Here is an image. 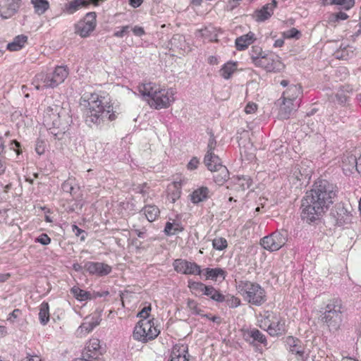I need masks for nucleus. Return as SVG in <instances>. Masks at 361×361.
Masks as SVG:
<instances>
[{
	"mask_svg": "<svg viewBox=\"0 0 361 361\" xmlns=\"http://www.w3.org/2000/svg\"><path fill=\"white\" fill-rule=\"evenodd\" d=\"M79 105L85 121L90 126H101L113 122L119 114L111 99L106 100L105 97L95 92L81 96Z\"/></svg>",
	"mask_w": 361,
	"mask_h": 361,
	"instance_id": "obj_1",
	"label": "nucleus"
},
{
	"mask_svg": "<svg viewBox=\"0 0 361 361\" xmlns=\"http://www.w3.org/2000/svg\"><path fill=\"white\" fill-rule=\"evenodd\" d=\"M334 196L333 191L321 188L313 189L307 192L302 202V219L309 224L319 219L325 209L332 204Z\"/></svg>",
	"mask_w": 361,
	"mask_h": 361,
	"instance_id": "obj_2",
	"label": "nucleus"
},
{
	"mask_svg": "<svg viewBox=\"0 0 361 361\" xmlns=\"http://www.w3.org/2000/svg\"><path fill=\"white\" fill-rule=\"evenodd\" d=\"M345 307L341 299L333 298L328 300L322 315V321L327 326L329 331H336L340 329L343 322V313Z\"/></svg>",
	"mask_w": 361,
	"mask_h": 361,
	"instance_id": "obj_3",
	"label": "nucleus"
},
{
	"mask_svg": "<svg viewBox=\"0 0 361 361\" xmlns=\"http://www.w3.org/2000/svg\"><path fill=\"white\" fill-rule=\"evenodd\" d=\"M259 320V327L272 337H279L286 334L288 329L286 319L279 312L266 311Z\"/></svg>",
	"mask_w": 361,
	"mask_h": 361,
	"instance_id": "obj_4",
	"label": "nucleus"
},
{
	"mask_svg": "<svg viewBox=\"0 0 361 361\" xmlns=\"http://www.w3.org/2000/svg\"><path fill=\"white\" fill-rule=\"evenodd\" d=\"M238 288L243 299L252 305L259 306L267 300L266 291L258 283L242 281Z\"/></svg>",
	"mask_w": 361,
	"mask_h": 361,
	"instance_id": "obj_5",
	"label": "nucleus"
},
{
	"mask_svg": "<svg viewBox=\"0 0 361 361\" xmlns=\"http://www.w3.org/2000/svg\"><path fill=\"white\" fill-rule=\"evenodd\" d=\"M154 318L140 319L135 325L133 337L135 340L147 343L158 336V329Z\"/></svg>",
	"mask_w": 361,
	"mask_h": 361,
	"instance_id": "obj_6",
	"label": "nucleus"
},
{
	"mask_svg": "<svg viewBox=\"0 0 361 361\" xmlns=\"http://www.w3.org/2000/svg\"><path fill=\"white\" fill-rule=\"evenodd\" d=\"M288 240L286 231H276L261 238L259 244L269 252H275L283 247Z\"/></svg>",
	"mask_w": 361,
	"mask_h": 361,
	"instance_id": "obj_7",
	"label": "nucleus"
},
{
	"mask_svg": "<svg viewBox=\"0 0 361 361\" xmlns=\"http://www.w3.org/2000/svg\"><path fill=\"white\" fill-rule=\"evenodd\" d=\"M257 68L269 73H279L284 70L285 65L279 55L269 52L262 58Z\"/></svg>",
	"mask_w": 361,
	"mask_h": 361,
	"instance_id": "obj_8",
	"label": "nucleus"
},
{
	"mask_svg": "<svg viewBox=\"0 0 361 361\" xmlns=\"http://www.w3.org/2000/svg\"><path fill=\"white\" fill-rule=\"evenodd\" d=\"M302 93L301 87L299 85L290 86L282 95L283 105L281 111H285L284 118L288 117V114L293 109V102Z\"/></svg>",
	"mask_w": 361,
	"mask_h": 361,
	"instance_id": "obj_9",
	"label": "nucleus"
},
{
	"mask_svg": "<svg viewBox=\"0 0 361 361\" xmlns=\"http://www.w3.org/2000/svg\"><path fill=\"white\" fill-rule=\"evenodd\" d=\"M97 15L95 12L87 13L82 20L75 26V33L81 37H87L93 32L97 25Z\"/></svg>",
	"mask_w": 361,
	"mask_h": 361,
	"instance_id": "obj_10",
	"label": "nucleus"
},
{
	"mask_svg": "<svg viewBox=\"0 0 361 361\" xmlns=\"http://www.w3.org/2000/svg\"><path fill=\"white\" fill-rule=\"evenodd\" d=\"M138 91L151 107L158 109V88L155 83H142L138 86Z\"/></svg>",
	"mask_w": 361,
	"mask_h": 361,
	"instance_id": "obj_11",
	"label": "nucleus"
},
{
	"mask_svg": "<svg viewBox=\"0 0 361 361\" xmlns=\"http://www.w3.org/2000/svg\"><path fill=\"white\" fill-rule=\"evenodd\" d=\"M173 266L174 270L181 274L198 276L202 274L200 266L194 262H189L183 259H177L174 260Z\"/></svg>",
	"mask_w": 361,
	"mask_h": 361,
	"instance_id": "obj_12",
	"label": "nucleus"
},
{
	"mask_svg": "<svg viewBox=\"0 0 361 361\" xmlns=\"http://www.w3.org/2000/svg\"><path fill=\"white\" fill-rule=\"evenodd\" d=\"M100 341L97 338H90L83 350L82 357L90 360H97L102 355Z\"/></svg>",
	"mask_w": 361,
	"mask_h": 361,
	"instance_id": "obj_13",
	"label": "nucleus"
},
{
	"mask_svg": "<svg viewBox=\"0 0 361 361\" xmlns=\"http://www.w3.org/2000/svg\"><path fill=\"white\" fill-rule=\"evenodd\" d=\"M285 345L286 349L295 355L298 360L304 361L305 349L299 338L288 336L285 339Z\"/></svg>",
	"mask_w": 361,
	"mask_h": 361,
	"instance_id": "obj_14",
	"label": "nucleus"
},
{
	"mask_svg": "<svg viewBox=\"0 0 361 361\" xmlns=\"http://www.w3.org/2000/svg\"><path fill=\"white\" fill-rule=\"evenodd\" d=\"M188 345L185 343H177L171 348L167 361H190Z\"/></svg>",
	"mask_w": 361,
	"mask_h": 361,
	"instance_id": "obj_15",
	"label": "nucleus"
},
{
	"mask_svg": "<svg viewBox=\"0 0 361 361\" xmlns=\"http://www.w3.org/2000/svg\"><path fill=\"white\" fill-rule=\"evenodd\" d=\"M222 33V30L220 27H216L213 25H208L204 28L197 30L196 31V36L202 39L204 42H218L219 35Z\"/></svg>",
	"mask_w": 361,
	"mask_h": 361,
	"instance_id": "obj_16",
	"label": "nucleus"
},
{
	"mask_svg": "<svg viewBox=\"0 0 361 361\" xmlns=\"http://www.w3.org/2000/svg\"><path fill=\"white\" fill-rule=\"evenodd\" d=\"M84 269L90 275L103 276L111 272V267L107 264L98 262H87L84 265Z\"/></svg>",
	"mask_w": 361,
	"mask_h": 361,
	"instance_id": "obj_17",
	"label": "nucleus"
},
{
	"mask_svg": "<svg viewBox=\"0 0 361 361\" xmlns=\"http://www.w3.org/2000/svg\"><path fill=\"white\" fill-rule=\"evenodd\" d=\"M44 121L49 128L57 129H64L63 126L67 123L65 119L61 117L59 113L54 112L53 109L51 107H48L47 109L46 114L44 116Z\"/></svg>",
	"mask_w": 361,
	"mask_h": 361,
	"instance_id": "obj_18",
	"label": "nucleus"
},
{
	"mask_svg": "<svg viewBox=\"0 0 361 361\" xmlns=\"http://www.w3.org/2000/svg\"><path fill=\"white\" fill-rule=\"evenodd\" d=\"M32 85L37 90H44L47 88H54L50 73L40 72L34 77Z\"/></svg>",
	"mask_w": 361,
	"mask_h": 361,
	"instance_id": "obj_19",
	"label": "nucleus"
},
{
	"mask_svg": "<svg viewBox=\"0 0 361 361\" xmlns=\"http://www.w3.org/2000/svg\"><path fill=\"white\" fill-rule=\"evenodd\" d=\"M243 338L245 341H257L264 346L267 345V340L264 334H263L257 329H247L242 330Z\"/></svg>",
	"mask_w": 361,
	"mask_h": 361,
	"instance_id": "obj_20",
	"label": "nucleus"
},
{
	"mask_svg": "<svg viewBox=\"0 0 361 361\" xmlns=\"http://www.w3.org/2000/svg\"><path fill=\"white\" fill-rule=\"evenodd\" d=\"M311 176V170L301 162L300 164L294 166L290 176V180L295 183V181H300L304 179L310 178Z\"/></svg>",
	"mask_w": 361,
	"mask_h": 361,
	"instance_id": "obj_21",
	"label": "nucleus"
},
{
	"mask_svg": "<svg viewBox=\"0 0 361 361\" xmlns=\"http://www.w3.org/2000/svg\"><path fill=\"white\" fill-rule=\"evenodd\" d=\"M256 40V35L253 32L250 31L247 34L243 35L235 39V47L236 50L239 51H245Z\"/></svg>",
	"mask_w": 361,
	"mask_h": 361,
	"instance_id": "obj_22",
	"label": "nucleus"
},
{
	"mask_svg": "<svg viewBox=\"0 0 361 361\" xmlns=\"http://www.w3.org/2000/svg\"><path fill=\"white\" fill-rule=\"evenodd\" d=\"M71 293L76 300L80 302L96 298L97 297H102L109 294V292H105L104 294L100 293H95L92 296L90 292L82 290L78 286H73L71 289Z\"/></svg>",
	"mask_w": 361,
	"mask_h": 361,
	"instance_id": "obj_23",
	"label": "nucleus"
},
{
	"mask_svg": "<svg viewBox=\"0 0 361 361\" xmlns=\"http://www.w3.org/2000/svg\"><path fill=\"white\" fill-rule=\"evenodd\" d=\"M277 3L273 0L271 3L265 4L261 9L255 13V17L257 21L262 22L269 19L274 13Z\"/></svg>",
	"mask_w": 361,
	"mask_h": 361,
	"instance_id": "obj_24",
	"label": "nucleus"
},
{
	"mask_svg": "<svg viewBox=\"0 0 361 361\" xmlns=\"http://www.w3.org/2000/svg\"><path fill=\"white\" fill-rule=\"evenodd\" d=\"M238 62L230 60L221 66L219 73L224 79L229 80L238 71Z\"/></svg>",
	"mask_w": 361,
	"mask_h": 361,
	"instance_id": "obj_25",
	"label": "nucleus"
},
{
	"mask_svg": "<svg viewBox=\"0 0 361 361\" xmlns=\"http://www.w3.org/2000/svg\"><path fill=\"white\" fill-rule=\"evenodd\" d=\"M69 71L67 66H57L53 72L50 73L51 80L54 82L55 87L63 83L68 76Z\"/></svg>",
	"mask_w": 361,
	"mask_h": 361,
	"instance_id": "obj_26",
	"label": "nucleus"
},
{
	"mask_svg": "<svg viewBox=\"0 0 361 361\" xmlns=\"http://www.w3.org/2000/svg\"><path fill=\"white\" fill-rule=\"evenodd\" d=\"M211 196V192L209 188L206 186H201L195 189L190 195V201L193 204H198L202 202L207 200Z\"/></svg>",
	"mask_w": 361,
	"mask_h": 361,
	"instance_id": "obj_27",
	"label": "nucleus"
},
{
	"mask_svg": "<svg viewBox=\"0 0 361 361\" xmlns=\"http://www.w3.org/2000/svg\"><path fill=\"white\" fill-rule=\"evenodd\" d=\"M176 91L173 88L161 89L159 90V108L169 107L175 100Z\"/></svg>",
	"mask_w": 361,
	"mask_h": 361,
	"instance_id": "obj_28",
	"label": "nucleus"
},
{
	"mask_svg": "<svg viewBox=\"0 0 361 361\" xmlns=\"http://www.w3.org/2000/svg\"><path fill=\"white\" fill-rule=\"evenodd\" d=\"M99 0H73L64 6L63 11L68 14H73L81 6L89 4L97 5Z\"/></svg>",
	"mask_w": 361,
	"mask_h": 361,
	"instance_id": "obj_29",
	"label": "nucleus"
},
{
	"mask_svg": "<svg viewBox=\"0 0 361 361\" xmlns=\"http://www.w3.org/2000/svg\"><path fill=\"white\" fill-rule=\"evenodd\" d=\"M341 168L345 175L352 174L356 170V157L351 154H343Z\"/></svg>",
	"mask_w": 361,
	"mask_h": 361,
	"instance_id": "obj_30",
	"label": "nucleus"
},
{
	"mask_svg": "<svg viewBox=\"0 0 361 361\" xmlns=\"http://www.w3.org/2000/svg\"><path fill=\"white\" fill-rule=\"evenodd\" d=\"M212 172L214 182L219 185H223L229 178L228 170L224 165H218Z\"/></svg>",
	"mask_w": 361,
	"mask_h": 361,
	"instance_id": "obj_31",
	"label": "nucleus"
},
{
	"mask_svg": "<svg viewBox=\"0 0 361 361\" xmlns=\"http://www.w3.org/2000/svg\"><path fill=\"white\" fill-rule=\"evenodd\" d=\"M202 274L205 280L216 281L219 277L225 279L226 272L221 268H206L202 270Z\"/></svg>",
	"mask_w": 361,
	"mask_h": 361,
	"instance_id": "obj_32",
	"label": "nucleus"
},
{
	"mask_svg": "<svg viewBox=\"0 0 361 361\" xmlns=\"http://www.w3.org/2000/svg\"><path fill=\"white\" fill-rule=\"evenodd\" d=\"M27 42V37L24 35L16 36L13 40L7 44L10 51H17L22 49Z\"/></svg>",
	"mask_w": 361,
	"mask_h": 361,
	"instance_id": "obj_33",
	"label": "nucleus"
},
{
	"mask_svg": "<svg viewBox=\"0 0 361 361\" xmlns=\"http://www.w3.org/2000/svg\"><path fill=\"white\" fill-rule=\"evenodd\" d=\"M353 92V88L347 85L342 86L337 92L336 97L339 104L345 106L348 102L350 94Z\"/></svg>",
	"mask_w": 361,
	"mask_h": 361,
	"instance_id": "obj_34",
	"label": "nucleus"
},
{
	"mask_svg": "<svg viewBox=\"0 0 361 361\" xmlns=\"http://www.w3.org/2000/svg\"><path fill=\"white\" fill-rule=\"evenodd\" d=\"M267 54L261 47L257 45L252 46L249 53L250 60L256 67Z\"/></svg>",
	"mask_w": 361,
	"mask_h": 361,
	"instance_id": "obj_35",
	"label": "nucleus"
},
{
	"mask_svg": "<svg viewBox=\"0 0 361 361\" xmlns=\"http://www.w3.org/2000/svg\"><path fill=\"white\" fill-rule=\"evenodd\" d=\"M204 295L209 297L211 300L218 302L225 300V295L212 286H207L205 288Z\"/></svg>",
	"mask_w": 361,
	"mask_h": 361,
	"instance_id": "obj_36",
	"label": "nucleus"
},
{
	"mask_svg": "<svg viewBox=\"0 0 361 361\" xmlns=\"http://www.w3.org/2000/svg\"><path fill=\"white\" fill-rule=\"evenodd\" d=\"M50 319L49 305L43 301L39 307V320L41 324L46 325Z\"/></svg>",
	"mask_w": 361,
	"mask_h": 361,
	"instance_id": "obj_37",
	"label": "nucleus"
},
{
	"mask_svg": "<svg viewBox=\"0 0 361 361\" xmlns=\"http://www.w3.org/2000/svg\"><path fill=\"white\" fill-rule=\"evenodd\" d=\"M204 163L210 171H213L218 165H222L220 158L214 153L206 154L204 158Z\"/></svg>",
	"mask_w": 361,
	"mask_h": 361,
	"instance_id": "obj_38",
	"label": "nucleus"
},
{
	"mask_svg": "<svg viewBox=\"0 0 361 361\" xmlns=\"http://www.w3.org/2000/svg\"><path fill=\"white\" fill-rule=\"evenodd\" d=\"M21 0H6L7 8V11H2L1 16L4 18H8L11 17L15 14L17 10L19 8V2Z\"/></svg>",
	"mask_w": 361,
	"mask_h": 361,
	"instance_id": "obj_39",
	"label": "nucleus"
},
{
	"mask_svg": "<svg viewBox=\"0 0 361 361\" xmlns=\"http://www.w3.org/2000/svg\"><path fill=\"white\" fill-rule=\"evenodd\" d=\"M183 229L184 228L180 222L173 220V222L166 223L164 232L168 235H173L182 232Z\"/></svg>",
	"mask_w": 361,
	"mask_h": 361,
	"instance_id": "obj_40",
	"label": "nucleus"
},
{
	"mask_svg": "<svg viewBox=\"0 0 361 361\" xmlns=\"http://www.w3.org/2000/svg\"><path fill=\"white\" fill-rule=\"evenodd\" d=\"M180 188L181 184L179 182H173L168 186L169 191L173 190L171 193L169 192L168 194V198L171 200L172 202H174L180 197L181 193Z\"/></svg>",
	"mask_w": 361,
	"mask_h": 361,
	"instance_id": "obj_41",
	"label": "nucleus"
},
{
	"mask_svg": "<svg viewBox=\"0 0 361 361\" xmlns=\"http://www.w3.org/2000/svg\"><path fill=\"white\" fill-rule=\"evenodd\" d=\"M206 286L207 285L202 282L194 281L192 280H188V287L191 293L195 295H204Z\"/></svg>",
	"mask_w": 361,
	"mask_h": 361,
	"instance_id": "obj_42",
	"label": "nucleus"
},
{
	"mask_svg": "<svg viewBox=\"0 0 361 361\" xmlns=\"http://www.w3.org/2000/svg\"><path fill=\"white\" fill-rule=\"evenodd\" d=\"M187 307L192 314L203 316L204 310H202L201 305L196 300L190 298L188 299Z\"/></svg>",
	"mask_w": 361,
	"mask_h": 361,
	"instance_id": "obj_43",
	"label": "nucleus"
},
{
	"mask_svg": "<svg viewBox=\"0 0 361 361\" xmlns=\"http://www.w3.org/2000/svg\"><path fill=\"white\" fill-rule=\"evenodd\" d=\"M35 11L39 15L44 13L49 8L47 0H31Z\"/></svg>",
	"mask_w": 361,
	"mask_h": 361,
	"instance_id": "obj_44",
	"label": "nucleus"
},
{
	"mask_svg": "<svg viewBox=\"0 0 361 361\" xmlns=\"http://www.w3.org/2000/svg\"><path fill=\"white\" fill-rule=\"evenodd\" d=\"M251 183L250 178L247 177H238L235 183V190L244 191L245 189L250 188Z\"/></svg>",
	"mask_w": 361,
	"mask_h": 361,
	"instance_id": "obj_45",
	"label": "nucleus"
},
{
	"mask_svg": "<svg viewBox=\"0 0 361 361\" xmlns=\"http://www.w3.org/2000/svg\"><path fill=\"white\" fill-rule=\"evenodd\" d=\"M212 246L216 250H224L228 247V242L225 238L216 237L212 240Z\"/></svg>",
	"mask_w": 361,
	"mask_h": 361,
	"instance_id": "obj_46",
	"label": "nucleus"
},
{
	"mask_svg": "<svg viewBox=\"0 0 361 361\" xmlns=\"http://www.w3.org/2000/svg\"><path fill=\"white\" fill-rule=\"evenodd\" d=\"M333 3H335L334 5L341 6L345 11H349L355 5V0H333Z\"/></svg>",
	"mask_w": 361,
	"mask_h": 361,
	"instance_id": "obj_47",
	"label": "nucleus"
},
{
	"mask_svg": "<svg viewBox=\"0 0 361 361\" xmlns=\"http://www.w3.org/2000/svg\"><path fill=\"white\" fill-rule=\"evenodd\" d=\"M157 209L152 206H147L145 207V214L147 220L152 222L156 220L157 215Z\"/></svg>",
	"mask_w": 361,
	"mask_h": 361,
	"instance_id": "obj_48",
	"label": "nucleus"
},
{
	"mask_svg": "<svg viewBox=\"0 0 361 361\" xmlns=\"http://www.w3.org/2000/svg\"><path fill=\"white\" fill-rule=\"evenodd\" d=\"M349 18L348 15L344 12L340 11L336 13H333L331 16L329 22L331 23H336L339 20H345Z\"/></svg>",
	"mask_w": 361,
	"mask_h": 361,
	"instance_id": "obj_49",
	"label": "nucleus"
},
{
	"mask_svg": "<svg viewBox=\"0 0 361 361\" xmlns=\"http://www.w3.org/2000/svg\"><path fill=\"white\" fill-rule=\"evenodd\" d=\"M283 36L286 39L295 38L298 39L301 37V33L298 30L293 27L287 31L283 32Z\"/></svg>",
	"mask_w": 361,
	"mask_h": 361,
	"instance_id": "obj_50",
	"label": "nucleus"
},
{
	"mask_svg": "<svg viewBox=\"0 0 361 361\" xmlns=\"http://www.w3.org/2000/svg\"><path fill=\"white\" fill-rule=\"evenodd\" d=\"M85 319L89 320V322L94 328L97 326L102 321L101 315L97 313H94L88 317H86Z\"/></svg>",
	"mask_w": 361,
	"mask_h": 361,
	"instance_id": "obj_51",
	"label": "nucleus"
},
{
	"mask_svg": "<svg viewBox=\"0 0 361 361\" xmlns=\"http://www.w3.org/2000/svg\"><path fill=\"white\" fill-rule=\"evenodd\" d=\"M224 301L226 302L227 305L231 308L238 307L241 302L238 298L233 295L228 297L227 298H225Z\"/></svg>",
	"mask_w": 361,
	"mask_h": 361,
	"instance_id": "obj_52",
	"label": "nucleus"
},
{
	"mask_svg": "<svg viewBox=\"0 0 361 361\" xmlns=\"http://www.w3.org/2000/svg\"><path fill=\"white\" fill-rule=\"evenodd\" d=\"M94 329V327L91 325V324L89 322V320L86 319H84V322L79 326V330L80 332L85 334L91 332Z\"/></svg>",
	"mask_w": 361,
	"mask_h": 361,
	"instance_id": "obj_53",
	"label": "nucleus"
},
{
	"mask_svg": "<svg viewBox=\"0 0 361 361\" xmlns=\"http://www.w3.org/2000/svg\"><path fill=\"white\" fill-rule=\"evenodd\" d=\"M46 151V143L42 140H37L35 144V152L39 154L42 155L45 153Z\"/></svg>",
	"mask_w": 361,
	"mask_h": 361,
	"instance_id": "obj_54",
	"label": "nucleus"
},
{
	"mask_svg": "<svg viewBox=\"0 0 361 361\" xmlns=\"http://www.w3.org/2000/svg\"><path fill=\"white\" fill-rule=\"evenodd\" d=\"M150 312H151V306H145L144 307L141 311H140L137 314V317L141 318V319H151L152 318H149L150 316Z\"/></svg>",
	"mask_w": 361,
	"mask_h": 361,
	"instance_id": "obj_55",
	"label": "nucleus"
},
{
	"mask_svg": "<svg viewBox=\"0 0 361 361\" xmlns=\"http://www.w3.org/2000/svg\"><path fill=\"white\" fill-rule=\"evenodd\" d=\"M72 231L75 233L76 236L80 238L81 241L85 240L86 234L84 230L80 228L78 226L74 224L72 226Z\"/></svg>",
	"mask_w": 361,
	"mask_h": 361,
	"instance_id": "obj_56",
	"label": "nucleus"
},
{
	"mask_svg": "<svg viewBox=\"0 0 361 361\" xmlns=\"http://www.w3.org/2000/svg\"><path fill=\"white\" fill-rule=\"evenodd\" d=\"M35 242L39 243L43 245H47L51 243V238L47 233H42L37 238H35Z\"/></svg>",
	"mask_w": 361,
	"mask_h": 361,
	"instance_id": "obj_57",
	"label": "nucleus"
},
{
	"mask_svg": "<svg viewBox=\"0 0 361 361\" xmlns=\"http://www.w3.org/2000/svg\"><path fill=\"white\" fill-rule=\"evenodd\" d=\"M216 147V139L213 135H212V136H210V137L208 140L207 151L206 154H209V152L211 154H213Z\"/></svg>",
	"mask_w": 361,
	"mask_h": 361,
	"instance_id": "obj_58",
	"label": "nucleus"
},
{
	"mask_svg": "<svg viewBox=\"0 0 361 361\" xmlns=\"http://www.w3.org/2000/svg\"><path fill=\"white\" fill-rule=\"evenodd\" d=\"M200 164V161L197 157H192L187 165L188 170L192 171L197 169Z\"/></svg>",
	"mask_w": 361,
	"mask_h": 361,
	"instance_id": "obj_59",
	"label": "nucleus"
},
{
	"mask_svg": "<svg viewBox=\"0 0 361 361\" xmlns=\"http://www.w3.org/2000/svg\"><path fill=\"white\" fill-rule=\"evenodd\" d=\"M21 314V310L15 309L7 317V320L11 323L15 322L16 319Z\"/></svg>",
	"mask_w": 361,
	"mask_h": 361,
	"instance_id": "obj_60",
	"label": "nucleus"
},
{
	"mask_svg": "<svg viewBox=\"0 0 361 361\" xmlns=\"http://www.w3.org/2000/svg\"><path fill=\"white\" fill-rule=\"evenodd\" d=\"M257 109V105L255 103L250 102L245 107V111L246 114H253Z\"/></svg>",
	"mask_w": 361,
	"mask_h": 361,
	"instance_id": "obj_61",
	"label": "nucleus"
},
{
	"mask_svg": "<svg viewBox=\"0 0 361 361\" xmlns=\"http://www.w3.org/2000/svg\"><path fill=\"white\" fill-rule=\"evenodd\" d=\"M201 317H205V318L208 319L209 320H210L214 323H216V324H220L221 322V319L220 317L216 316V315H212V314H204L203 313V316H201Z\"/></svg>",
	"mask_w": 361,
	"mask_h": 361,
	"instance_id": "obj_62",
	"label": "nucleus"
},
{
	"mask_svg": "<svg viewBox=\"0 0 361 361\" xmlns=\"http://www.w3.org/2000/svg\"><path fill=\"white\" fill-rule=\"evenodd\" d=\"M128 25L123 26L121 28L120 30L115 32L114 36L116 37H123L128 32Z\"/></svg>",
	"mask_w": 361,
	"mask_h": 361,
	"instance_id": "obj_63",
	"label": "nucleus"
},
{
	"mask_svg": "<svg viewBox=\"0 0 361 361\" xmlns=\"http://www.w3.org/2000/svg\"><path fill=\"white\" fill-rule=\"evenodd\" d=\"M133 32L136 36H142L145 34V30L142 27L135 26L133 28Z\"/></svg>",
	"mask_w": 361,
	"mask_h": 361,
	"instance_id": "obj_64",
	"label": "nucleus"
}]
</instances>
